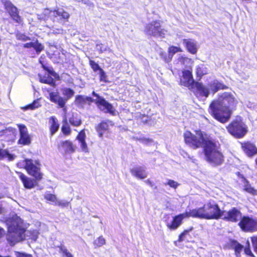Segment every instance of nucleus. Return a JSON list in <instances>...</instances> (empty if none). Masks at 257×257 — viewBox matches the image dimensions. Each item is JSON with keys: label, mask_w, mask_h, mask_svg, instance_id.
<instances>
[{"label": "nucleus", "mask_w": 257, "mask_h": 257, "mask_svg": "<svg viewBox=\"0 0 257 257\" xmlns=\"http://www.w3.org/2000/svg\"><path fill=\"white\" fill-rule=\"evenodd\" d=\"M19 131L20 135H29L28 133V130L26 126L24 124H18V125Z\"/></svg>", "instance_id": "44"}, {"label": "nucleus", "mask_w": 257, "mask_h": 257, "mask_svg": "<svg viewBox=\"0 0 257 257\" xmlns=\"http://www.w3.org/2000/svg\"><path fill=\"white\" fill-rule=\"evenodd\" d=\"M91 100L92 98L90 97L79 95L76 96L75 102L77 105H83L86 104L87 101H90Z\"/></svg>", "instance_id": "27"}, {"label": "nucleus", "mask_w": 257, "mask_h": 257, "mask_svg": "<svg viewBox=\"0 0 257 257\" xmlns=\"http://www.w3.org/2000/svg\"><path fill=\"white\" fill-rule=\"evenodd\" d=\"M184 138L185 143L191 148H203L204 159L211 166L216 167L223 163L224 156L215 141L205 138L201 133L197 137L190 132H186Z\"/></svg>", "instance_id": "1"}, {"label": "nucleus", "mask_w": 257, "mask_h": 257, "mask_svg": "<svg viewBox=\"0 0 257 257\" xmlns=\"http://www.w3.org/2000/svg\"><path fill=\"white\" fill-rule=\"evenodd\" d=\"M60 151H63L65 153H73L75 152V148L72 143L69 141H65L58 145Z\"/></svg>", "instance_id": "20"}, {"label": "nucleus", "mask_w": 257, "mask_h": 257, "mask_svg": "<svg viewBox=\"0 0 257 257\" xmlns=\"http://www.w3.org/2000/svg\"><path fill=\"white\" fill-rule=\"evenodd\" d=\"M244 251L246 254L249 255L250 256L254 257L253 254L251 251L250 248V243L248 240H247L246 242V245L244 247Z\"/></svg>", "instance_id": "43"}, {"label": "nucleus", "mask_w": 257, "mask_h": 257, "mask_svg": "<svg viewBox=\"0 0 257 257\" xmlns=\"http://www.w3.org/2000/svg\"><path fill=\"white\" fill-rule=\"evenodd\" d=\"M16 257H33L31 255L25 253H21L18 251L15 252Z\"/></svg>", "instance_id": "57"}, {"label": "nucleus", "mask_w": 257, "mask_h": 257, "mask_svg": "<svg viewBox=\"0 0 257 257\" xmlns=\"http://www.w3.org/2000/svg\"><path fill=\"white\" fill-rule=\"evenodd\" d=\"M251 241L254 251L257 253V235L251 237Z\"/></svg>", "instance_id": "49"}, {"label": "nucleus", "mask_w": 257, "mask_h": 257, "mask_svg": "<svg viewBox=\"0 0 257 257\" xmlns=\"http://www.w3.org/2000/svg\"><path fill=\"white\" fill-rule=\"evenodd\" d=\"M242 148L246 155L251 157L257 154V148L255 146L250 143H245L242 144Z\"/></svg>", "instance_id": "18"}, {"label": "nucleus", "mask_w": 257, "mask_h": 257, "mask_svg": "<svg viewBox=\"0 0 257 257\" xmlns=\"http://www.w3.org/2000/svg\"><path fill=\"white\" fill-rule=\"evenodd\" d=\"M237 101L232 94L225 92L219 95L217 99L213 101L209 106L212 115L221 122L227 121L230 118L231 108L234 107Z\"/></svg>", "instance_id": "2"}, {"label": "nucleus", "mask_w": 257, "mask_h": 257, "mask_svg": "<svg viewBox=\"0 0 257 257\" xmlns=\"http://www.w3.org/2000/svg\"><path fill=\"white\" fill-rule=\"evenodd\" d=\"M206 219L221 218L222 210L218 205L214 201H210L204 204Z\"/></svg>", "instance_id": "5"}, {"label": "nucleus", "mask_w": 257, "mask_h": 257, "mask_svg": "<svg viewBox=\"0 0 257 257\" xmlns=\"http://www.w3.org/2000/svg\"><path fill=\"white\" fill-rule=\"evenodd\" d=\"M105 241L103 237L100 236L97 238V240L94 241V244L97 246H101L105 244Z\"/></svg>", "instance_id": "47"}, {"label": "nucleus", "mask_w": 257, "mask_h": 257, "mask_svg": "<svg viewBox=\"0 0 257 257\" xmlns=\"http://www.w3.org/2000/svg\"><path fill=\"white\" fill-rule=\"evenodd\" d=\"M130 172L132 175L140 179H145L148 176L145 168L142 166L135 167L131 169Z\"/></svg>", "instance_id": "17"}, {"label": "nucleus", "mask_w": 257, "mask_h": 257, "mask_svg": "<svg viewBox=\"0 0 257 257\" xmlns=\"http://www.w3.org/2000/svg\"><path fill=\"white\" fill-rule=\"evenodd\" d=\"M108 123H109L110 125H112V121L108 120L106 121H103L101 122L97 126L96 130L100 138H102L104 133L108 130Z\"/></svg>", "instance_id": "24"}, {"label": "nucleus", "mask_w": 257, "mask_h": 257, "mask_svg": "<svg viewBox=\"0 0 257 257\" xmlns=\"http://www.w3.org/2000/svg\"><path fill=\"white\" fill-rule=\"evenodd\" d=\"M74 91L69 88H65L63 89V94L66 97V101L71 98L74 94Z\"/></svg>", "instance_id": "35"}, {"label": "nucleus", "mask_w": 257, "mask_h": 257, "mask_svg": "<svg viewBox=\"0 0 257 257\" xmlns=\"http://www.w3.org/2000/svg\"><path fill=\"white\" fill-rule=\"evenodd\" d=\"M242 217V213L239 209L232 207L228 211H222L221 218L224 220L236 223L240 221Z\"/></svg>", "instance_id": "9"}, {"label": "nucleus", "mask_w": 257, "mask_h": 257, "mask_svg": "<svg viewBox=\"0 0 257 257\" xmlns=\"http://www.w3.org/2000/svg\"><path fill=\"white\" fill-rule=\"evenodd\" d=\"M193 82L191 72L188 70L182 72V77L180 79V84L184 86L189 87Z\"/></svg>", "instance_id": "16"}, {"label": "nucleus", "mask_w": 257, "mask_h": 257, "mask_svg": "<svg viewBox=\"0 0 257 257\" xmlns=\"http://www.w3.org/2000/svg\"><path fill=\"white\" fill-rule=\"evenodd\" d=\"M238 225L244 232H253L257 231V220L248 216H242Z\"/></svg>", "instance_id": "6"}, {"label": "nucleus", "mask_w": 257, "mask_h": 257, "mask_svg": "<svg viewBox=\"0 0 257 257\" xmlns=\"http://www.w3.org/2000/svg\"><path fill=\"white\" fill-rule=\"evenodd\" d=\"M188 230H184L179 236L178 241L181 242L184 239L185 235L188 233Z\"/></svg>", "instance_id": "56"}, {"label": "nucleus", "mask_w": 257, "mask_h": 257, "mask_svg": "<svg viewBox=\"0 0 257 257\" xmlns=\"http://www.w3.org/2000/svg\"><path fill=\"white\" fill-rule=\"evenodd\" d=\"M49 97L51 101L58 104L60 107H64L66 100L63 97L60 96L57 92H50L49 93Z\"/></svg>", "instance_id": "23"}, {"label": "nucleus", "mask_w": 257, "mask_h": 257, "mask_svg": "<svg viewBox=\"0 0 257 257\" xmlns=\"http://www.w3.org/2000/svg\"><path fill=\"white\" fill-rule=\"evenodd\" d=\"M81 2L90 7L93 6V3L90 0H82Z\"/></svg>", "instance_id": "62"}, {"label": "nucleus", "mask_w": 257, "mask_h": 257, "mask_svg": "<svg viewBox=\"0 0 257 257\" xmlns=\"http://www.w3.org/2000/svg\"><path fill=\"white\" fill-rule=\"evenodd\" d=\"M5 233V230L2 227H0V238L3 237Z\"/></svg>", "instance_id": "64"}, {"label": "nucleus", "mask_w": 257, "mask_h": 257, "mask_svg": "<svg viewBox=\"0 0 257 257\" xmlns=\"http://www.w3.org/2000/svg\"><path fill=\"white\" fill-rule=\"evenodd\" d=\"M40 106V104L39 100H35L33 102L32 104H29L25 106L24 109L25 110H27L29 109L33 110L38 108Z\"/></svg>", "instance_id": "36"}, {"label": "nucleus", "mask_w": 257, "mask_h": 257, "mask_svg": "<svg viewBox=\"0 0 257 257\" xmlns=\"http://www.w3.org/2000/svg\"><path fill=\"white\" fill-rule=\"evenodd\" d=\"M96 48L100 53H102L107 50L106 47H104L102 44H98L96 45Z\"/></svg>", "instance_id": "53"}, {"label": "nucleus", "mask_w": 257, "mask_h": 257, "mask_svg": "<svg viewBox=\"0 0 257 257\" xmlns=\"http://www.w3.org/2000/svg\"><path fill=\"white\" fill-rule=\"evenodd\" d=\"M18 166L24 167L28 173L35 177L36 180L39 181L42 179L43 174L40 172V168L34 163L32 160L26 159L22 162H19Z\"/></svg>", "instance_id": "4"}, {"label": "nucleus", "mask_w": 257, "mask_h": 257, "mask_svg": "<svg viewBox=\"0 0 257 257\" xmlns=\"http://www.w3.org/2000/svg\"><path fill=\"white\" fill-rule=\"evenodd\" d=\"M188 217H192L194 218H198L201 219H206V215L204 205L203 207L197 209L190 210L189 211H186Z\"/></svg>", "instance_id": "14"}, {"label": "nucleus", "mask_w": 257, "mask_h": 257, "mask_svg": "<svg viewBox=\"0 0 257 257\" xmlns=\"http://www.w3.org/2000/svg\"><path fill=\"white\" fill-rule=\"evenodd\" d=\"M62 131L65 135H69L71 132L70 127L69 124L63 125L62 126Z\"/></svg>", "instance_id": "48"}, {"label": "nucleus", "mask_w": 257, "mask_h": 257, "mask_svg": "<svg viewBox=\"0 0 257 257\" xmlns=\"http://www.w3.org/2000/svg\"><path fill=\"white\" fill-rule=\"evenodd\" d=\"M228 132L237 138L243 137L247 132L245 125L242 122L234 121L227 127Z\"/></svg>", "instance_id": "8"}, {"label": "nucleus", "mask_w": 257, "mask_h": 257, "mask_svg": "<svg viewBox=\"0 0 257 257\" xmlns=\"http://www.w3.org/2000/svg\"><path fill=\"white\" fill-rule=\"evenodd\" d=\"M12 131V129L11 128H8L6 129H1L0 130V136H3L5 134H7L8 132H10Z\"/></svg>", "instance_id": "58"}, {"label": "nucleus", "mask_w": 257, "mask_h": 257, "mask_svg": "<svg viewBox=\"0 0 257 257\" xmlns=\"http://www.w3.org/2000/svg\"><path fill=\"white\" fill-rule=\"evenodd\" d=\"M99 74L100 76V80L101 81L106 82V75L103 69H101L100 71H99Z\"/></svg>", "instance_id": "51"}, {"label": "nucleus", "mask_w": 257, "mask_h": 257, "mask_svg": "<svg viewBox=\"0 0 257 257\" xmlns=\"http://www.w3.org/2000/svg\"><path fill=\"white\" fill-rule=\"evenodd\" d=\"M44 198L47 200L54 203L55 205L56 204L57 202V198L56 195L50 193L49 192H46L44 194Z\"/></svg>", "instance_id": "33"}, {"label": "nucleus", "mask_w": 257, "mask_h": 257, "mask_svg": "<svg viewBox=\"0 0 257 257\" xmlns=\"http://www.w3.org/2000/svg\"><path fill=\"white\" fill-rule=\"evenodd\" d=\"M37 18L39 20L46 21L49 18L52 19V11L49 9H45L41 14L37 15Z\"/></svg>", "instance_id": "26"}, {"label": "nucleus", "mask_w": 257, "mask_h": 257, "mask_svg": "<svg viewBox=\"0 0 257 257\" xmlns=\"http://www.w3.org/2000/svg\"><path fill=\"white\" fill-rule=\"evenodd\" d=\"M69 17V14L62 8H58L52 11V19L54 21L56 20L62 19L67 21Z\"/></svg>", "instance_id": "15"}, {"label": "nucleus", "mask_w": 257, "mask_h": 257, "mask_svg": "<svg viewBox=\"0 0 257 257\" xmlns=\"http://www.w3.org/2000/svg\"><path fill=\"white\" fill-rule=\"evenodd\" d=\"M89 64L91 66L92 69L94 71L96 72L97 71H100L101 69H102L99 65L96 63L95 62H94L93 60H90L89 61Z\"/></svg>", "instance_id": "45"}, {"label": "nucleus", "mask_w": 257, "mask_h": 257, "mask_svg": "<svg viewBox=\"0 0 257 257\" xmlns=\"http://www.w3.org/2000/svg\"><path fill=\"white\" fill-rule=\"evenodd\" d=\"M245 183L244 185V189L248 193L252 194L253 195L256 194L257 191L255 190L253 187H252L250 184H249L248 182L244 179Z\"/></svg>", "instance_id": "34"}, {"label": "nucleus", "mask_w": 257, "mask_h": 257, "mask_svg": "<svg viewBox=\"0 0 257 257\" xmlns=\"http://www.w3.org/2000/svg\"><path fill=\"white\" fill-rule=\"evenodd\" d=\"M51 120H52V123L50 127V131L51 135H53L58 131L59 125L55 117L52 116Z\"/></svg>", "instance_id": "30"}, {"label": "nucleus", "mask_w": 257, "mask_h": 257, "mask_svg": "<svg viewBox=\"0 0 257 257\" xmlns=\"http://www.w3.org/2000/svg\"><path fill=\"white\" fill-rule=\"evenodd\" d=\"M231 246L234 248L237 257L240 254L242 250L243 246L236 240H233L231 242Z\"/></svg>", "instance_id": "31"}, {"label": "nucleus", "mask_w": 257, "mask_h": 257, "mask_svg": "<svg viewBox=\"0 0 257 257\" xmlns=\"http://www.w3.org/2000/svg\"><path fill=\"white\" fill-rule=\"evenodd\" d=\"M178 60L182 65H184L185 62L189 61V59L186 57L180 55L178 58Z\"/></svg>", "instance_id": "52"}, {"label": "nucleus", "mask_w": 257, "mask_h": 257, "mask_svg": "<svg viewBox=\"0 0 257 257\" xmlns=\"http://www.w3.org/2000/svg\"><path fill=\"white\" fill-rule=\"evenodd\" d=\"M137 140L139 141L141 143H142L143 144L146 145H150L153 143V141L152 139H149V138H146L144 137H135V138Z\"/></svg>", "instance_id": "37"}, {"label": "nucleus", "mask_w": 257, "mask_h": 257, "mask_svg": "<svg viewBox=\"0 0 257 257\" xmlns=\"http://www.w3.org/2000/svg\"><path fill=\"white\" fill-rule=\"evenodd\" d=\"M17 38L18 40H21L24 41L30 40V39L28 37L21 34H17Z\"/></svg>", "instance_id": "55"}, {"label": "nucleus", "mask_w": 257, "mask_h": 257, "mask_svg": "<svg viewBox=\"0 0 257 257\" xmlns=\"http://www.w3.org/2000/svg\"><path fill=\"white\" fill-rule=\"evenodd\" d=\"M40 63L42 64V67L43 69L47 71L48 72V73L51 74L52 76L54 77L55 78H57L59 77V76L57 73H56L52 69H49L48 67L45 66L41 60H40L39 61Z\"/></svg>", "instance_id": "41"}, {"label": "nucleus", "mask_w": 257, "mask_h": 257, "mask_svg": "<svg viewBox=\"0 0 257 257\" xmlns=\"http://www.w3.org/2000/svg\"><path fill=\"white\" fill-rule=\"evenodd\" d=\"M8 158L9 161H12L15 159V156L12 155L6 150H0V159L2 160L4 158Z\"/></svg>", "instance_id": "28"}, {"label": "nucleus", "mask_w": 257, "mask_h": 257, "mask_svg": "<svg viewBox=\"0 0 257 257\" xmlns=\"http://www.w3.org/2000/svg\"><path fill=\"white\" fill-rule=\"evenodd\" d=\"M34 42L27 43L24 45V47L25 48H33Z\"/></svg>", "instance_id": "61"}, {"label": "nucleus", "mask_w": 257, "mask_h": 257, "mask_svg": "<svg viewBox=\"0 0 257 257\" xmlns=\"http://www.w3.org/2000/svg\"><path fill=\"white\" fill-rule=\"evenodd\" d=\"M33 48L35 50L36 53L39 54L44 49V46L37 41L34 42Z\"/></svg>", "instance_id": "42"}, {"label": "nucleus", "mask_w": 257, "mask_h": 257, "mask_svg": "<svg viewBox=\"0 0 257 257\" xmlns=\"http://www.w3.org/2000/svg\"><path fill=\"white\" fill-rule=\"evenodd\" d=\"M96 103L100 110L105 113H109L112 115H115V109L113 106L103 97L99 98Z\"/></svg>", "instance_id": "11"}, {"label": "nucleus", "mask_w": 257, "mask_h": 257, "mask_svg": "<svg viewBox=\"0 0 257 257\" xmlns=\"http://www.w3.org/2000/svg\"><path fill=\"white\" fill-rule=\"evenodd\" d=\"M145 182L149 185L150 186H151V187L152 188H154V184H153V183L149 179H148V180H146L145 181Z\"/></svg>", "instance_id": "63"}, {"label": "nucleus", "mask_w": 257, "mask_h": 257, "mask_svg": "<svg viewBox=\"0 0 257 257\" xmlns=\"http://www.w3.org/2000/svg\"><path fill=\"white\" fill-rule=\"evenodd\" d=\"M60 249V252L63 253V255L66 256V257H73V255L69 252L66 247L62 244H61L58 246Z\"/></svg>", "instance_id": "38"}, {"label": "nucleus", "mask_w": 257, "mask_h": 257, "mask_svg": "<svg viewBox=\"0 0 257 257\" xmlns=\"http://www.w3.org/2000/svg\"><path fill=\"white\" fill-rule=\"evenodd\" d=\"M39 232L37 230H34L33 232L32 235V239L34 241H36L38 237Z\"/></svg>", "instance_id": "59"}, {"label": "nucleus", "mask_w": 257, "mask_h": 257, "mask_svg": "<svg viewBox=\"0 0 257 257\" xmlns=\"http://www.w3.org/2000/svg\"><path fill=\"white\" fill-rule=\"evenodd\" d=\"M146 33L157 38H163L166 34V31L161 28L160 23L155 21L148 24L145 28Z\"/></svg>", "instance_id": "7"}, {"label": "nucleus", "mask_w": 257, "mask_h": 257, "mask_svg": "<svg viewBox=\"0 0 257 257\" xmlns=\"http://www.w3.org/2000/svg\"><path fill=\"white\" fill-rule=\"evenodd\" d=\"M182 50L180 47H175V46H171L169 49V57L171 58L173 57V55L177 52H182Z\"/></svg>", "instance_id": "40"}, {"label": "nucleus", "mask_w": 257, "mask_h": 257, "mask_svg": "<svg viewBox=\"0 0 257 257\" xmlns=\"http://www.w3.org/2000/svg\"><path fill=\"white\" fill-rule=\"evenodd\" d=\"M40 77V81L41 83L48 84L51 85L52 86H54L55 85V81L54 79L50 76H44L42 77L40 75H39Z\"/></svg>", "instance_id": "29"}, {"label": "nucleus", "mask_w": 257, "mask_h": 257, "mask_svg": "<svg viewBox=\"0 0 257 257\" xmlns=\"http://www.w3.org/2000/svg\"><path fill=\"white\" fill-rule=\"evenodd\" d=\"M8 233L7 240L11 243L14 244L24 238L25 230L23 226L21 218L17 216L12 217L7 221Z\"/></svg>", "instance_id": "3"}, {"label": "nucleus", "mask_w": 257, "mask_h": 257, "mask_svg": "<svg viewBox=\"0 0 257 257\" xmlns=\"http://www.w3.org/2000/svg\"><path fill=\"white\" fill-rule=\"evenodd\" d=\"M70 202L65 200H57L56 205H58L62 207H65L69 206Z\"/></svg>", "instance_id": "46"}, {"label": "nucleus", "mask_w": 257, "mask_h": 257, "mask_svg": "<svg viewBox=\"0 0 257 257\" xmlns=\"http://www.w3.org/2000/svg\"><path fill=\"white\" fill-rule=\"evenodd\" d=\"M85 134L84 130L81 131L77 136V139L78 140L80 144V147L82 151L84 152H88V149L87 145L85 142Z\"/></svg>", "instance_id": "25"}, {"label": "nucleus", "mask_w": 257, "mask_h": 257, "mask_svg": "<svg viewBox=\"0 0 257 257\" xmlns=\"http://www.w3.org/2000/svg\"><path fill=\"white\" fill-rule=\"evenodd\" d=\"M19 178L23 183L24 187L27 189H31L37 185L36 180L27 177L21 172H17Z\"/></svg>", "instance_id": "13"}, {"label": "nucleus", "mask_w": 257, "mask_h": 257, "mask_svg": "<svg viewBox=\"0 0 257 257\" xmlns=\"http://www.w3.org/2000/svg\"><path fill=\"white\" fill-rule=\"evenodd\" d=\"M167 185H169L171 187L176 189L179 185V183L172 180H169Z\"/></svg>", "instance_id": "50"}, {"label": "nucleus", "mask_w": 257, "mask_h": 257, "mask_svg": "<svg viewBox=\"0 0 257 257\" xmlns=\"http://www.w3.org/2000/svg\"><path fill=\"white\" fill-rule=\"evenodd\" d=\"M188 217V215L186 212L184 213L180 214L173 217L171 222L167 223V227L171 230H175L182 224L183 219Z\"/></svg>", "instance_id": "12"}, {"label": "nucleus", "mask_w": 257, "mask_h": 257, "mask_svg": "<svg viewBox=\"0 0 257 257\" xmlns=\"http://www.w3.org/2000/svg\"><path fill=\"white\" fill-rule=\"evenodd\" d=\"M183 44L185 46L188 51L195 54L197 51L196 42L192 39H183Z\"/></svg>", "instance_id": "22"}, {"label": "nucleus", "mask_w": 257, "mask_h": 257, "mask_svg": "<svg viewBox=\"0 0 257 257\" xmlns=\"http://www.w3.org/2000/svg\"><path fill=\"white\" fill-rule=\"evenodd\" d=\"M5 9L9 13L12 19L18 24H21L22 19L19 15L18 9L10 0H1Z\"/></svg>", "instance_id": "10"}, {"label": "nucleus", "mask_w": 257, "mask_h": 257, "mask_svg": "<svg viewBox=\"0 0 257 257\" xmlns=\"http://www.w3.org/2000/svg\"><path fill=\"white\" fill-rule=\"evenodd\" d=\"M196 73H197V75L199 76H201L205 74V73H204L201 70V68L199 66H198L196 69Z\"/></svg>", "instance_id": "60"}, {"label": "nucleus", "mask_w": 257, "mask_h": 257, "mask_svg": "<svg viewBox=\"0 0 257 257\" xmlns=\"http://www.w3.org/2000/svg\"><path fill=\"white\" fill-rule=\"evenodd\" d=\"M196 93L200 96L207 97L209 94L210 89L209 85H205L203 84L197 82L196 83Z\"/></svg>", "instance_id": "19"}, {"label": "nucleus", "mask_w": 257, "mask_h": 257, "mask_svg": "<svg viewBox=\"0 0 257 257\" xmlns=\"http://www.w3.org/2000/svg\"><path fill=\"white\" fill-rule=\"evenodd\" d=\"M52 33L55 34H63L64 33V30L61 28H56L53 27L52 29Z\"/></svg>", "instance_id": "54"}, {"label": "nucleus", "mask_w": 257, "mask_h": 257, "mask_svg": "<svg viewBox=\"0 0 257 257\" xmlns=\"http://www.w3.org/2000/svg\"><path fill=\"white\" fill-rule=\"evenodd\" d=\"M208 85L209 86L210 91H212L213 94L219 90L225 89L227 88V87L222 82H220L216 79L211 81L208 84Z\"/></svg>", "instance_id": "21"}, {"label": "nucleus", "mask_w": 257, "mask_h": 257, "mask_svg": "<svg viewBox=\"0 0 257 257\" xmlns=\"http://www.w3.org/2000/svg\"><path fill=\"white\" fill-rule=\"evenodd\" d=\"M19 144H22L23 145H29L31 143V139L29 135H21L20 136V139L19 140Z\"/></svg>", "instance_id": "32"}, {"label": "nucleus", "mask_w": 257, "mask_h": 257, "mask_svg": "<svg viewBox=\"0 0 257 257\" xmlns=\"http://www.w3.org/2000/svg\"><path fill=\"white\" fill-rule=\"evenodd\" d=\"M69 122L71 125H74L75 126H79L81 123V120L79 118L76 117H73L70 118L69 120Z\"/></svg>", "instance_id": "39"}]
</instances>
